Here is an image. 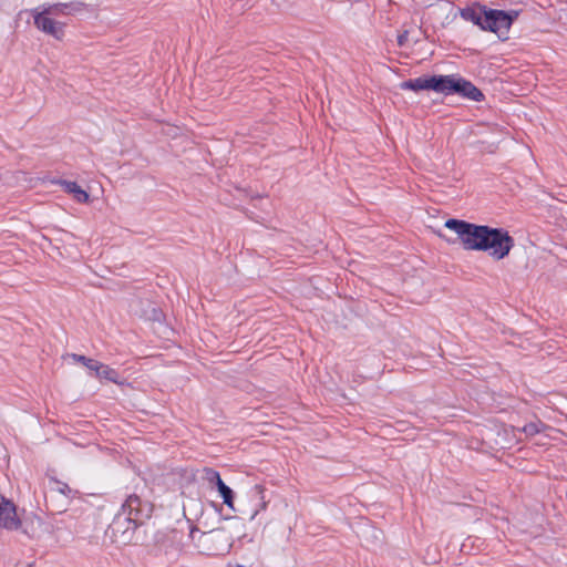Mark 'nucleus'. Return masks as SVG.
<instances>
[{"instance_id": "f257e3e1", "label": "nucleus", "mask_w": 567, "mask_h": 567, "mask_svg": "<svg viewBox=\"0 0 567 567\" xmlns=\"http://www.w3.org/2000/svg\"><path fill=\"white\" fill-rule=\"evenodd\" d=\"M444 226L457 235L465 250L476 251L481 250L485 236L488 235L489 228V226L486 225H476L454 218L447 219Z\"/></svg>"}, {"instance_id": "f03ea898", "label": "nucleus", "mask_w": 567, "mask_h": 567, "mask_svg": "<svg viewBox=\"0 0 567 567\" xmlns=\"http://www.w3.org/2000/svg\"><path fill=\"white\" fill-rule=\"evenodd\" d=\"M513 247L514 239L507 230L489 227L480 251H488L494 259L501 260L509 254Z\"/></svg>"}, {"instance_id": "7ed1b4c3", "label": "nucleus", "mask_w": 567, "mask_h": 567, "mask_svg": "<svg viewBox=\"0 0 567 567\" xmlns=\"http://www.w3.org/2000/svg\"><path fill=\"white\" fill-rule=\"evenodd\" d=\"M443 82V94L449 95L452 93H457L464 97H467L476 102L483 100V93L473 83L458 75H444Z\"/></svg>"}, {"instance_id": "20e7f679", "label": "nucleus", "mask_w": 567, "mask_h": 567, "mask_svg": "<svg viewBox=\"0 0 567 567\" xmlns=\"http://www.w3.org/2000/svg\"><path fill=\"white\" fill-rule=\"evenodd\" d=\"M153 506L137 495H130L122 505V514L135 525H142L152 515Z\"/></svg>"}, {"instance_id": "39448f33", "label": "nucleus", "mask_w": 567, "mask_h": 567, "mask_svg": "<svg viewBox=\"0 0 567 567\" xmlns=\"http://www.w3.org/2000/svg\"><path fill=\"white\" fill-rule=\"evenodd\" d=\"M517 16V11L486 10L483 30H488L499 35L506 34Z\"/></svg>"}, {"instance_id": "423d86ee", "label": "nucleus", "mask_w": 567, "mask_h": 567, "mask_svg": "<svg viewBox=\"0 0 567 567\" xmlns=\"http://www.w3.org/2000/svg\"><path fill=\"white\" fill-rule=\"evenodd\" d=\"M443 78L444 75H433V76H421L414 80H408L401 83L402 90H412V91H421V90H433L437 93H442L443 87Z\"/></svg>"}, {"instance_id": "0eeeda50", "label": "nucleus", "mask_w": 567, "mask_h": 567, "mask_svg": "<svg viewBox=\"0 0 567 567\" xmlns=\"http://www.w3.org/2000/svg\"><path fill=\"white\" fill-rule=\"evenodd\" d=\"M34 24L42 32L50 34L56 40H61L64 35V25L61 22H56L54 18L45 14L43 11H38L34 16Z\"/></svg>"}, {"instance_id": "6e6552de", "label": "nucleus", "mask_w": 567, "mask_h": 567, "mask_svg": "<svg viewBox=\"0 0 567 567\" xmlns=\"http://www.w3.org/2000/svg\"><path fill=\"white\" fill-rule=\"evenodd\" d=\"M0 526L10 530H16L21 526L16 505L2 495H0Z\"/></svg>"}, {"instance_id": "1a4fd4ad", "label": "nucleus", "mask_w": 567, "mask_h": 567, "mask_svg": "<svg viewBox=\"0 0 567 567\" xmlns=\"http://www.w3.org/2000/svg\"><path fill=\"white\" fill-rule=\"evenodd\" d=\"M206 545L219 543V546L207 547L212 554L228 553L231 546L230 537L223 529H214L200 535Z\"/></svg>"}, {"instance_id": "9d476101", "label": "nucleus", "mask_w": 567, "mask_h": 567, "mask_svg": "<svg viewBox=\"0 0 567 567\" xmlns=\"http://www.w3.org/2000/svg\"><path fill=\"white\" fill-rule=\"evenodd\" d=\"M83 9L84 3L81 1L59 2L52 4H43L40 7L41 11L52 18L73 14L75 12L82 11Z\"/></svg>"}, {"instance_id": "9b49d317", "label": "nucleus", "mask_w": 567, "mask_h": 567, "mask_svg": "<svg viewBox=\"0 0 567 567\" xmlns=\"http://www.w3.org/2000/svg\"><path fill=\"white\" fill-rule=\"evenodd\" d=\"M485 12V8H464L461 10V17L466 21H471L474 24L480 25L483 30Z\"/></svg>"}, {"instance_id": "f8f14e48", "label": "nucleus", "mask_w": 567, "mask_h": 567, "mask_svg": "<svg viewBox=\"0 0 567 567\" xmlns=\"http://www.w3.org/2000/svg\"><path fill=\"white\" fill-rule=\"evenodd\" d=\"M60 185L64 187V190L71 195H73V198L79 203H87L89 202V194L82 189L75 182H68V181H59Z\"/></svg>"}, {"instance_id": "ddd939ff", "label": "nucleus", "mask_w": 567, "mask_h": 567, "mask_svg": "<svg viewBox=\"0 0 567 567\" xmlns=\"http://www.w3.org/2000/svg\"><path fill=\"white\" fill-rule=\"evenodd\" d=\"M95 377L100 379H105L107 381L117 383L118 382V373L110 368L109 365H105L101 362L97 363V367L94 370Z\"/></svg>"}, {"instance_id": "4468645a", "label": "nucleus", "mask_w": 567, "mask_h": 567, "mask_svg": "<svg viewBox=\"0 0 567 567\" xmlns=\"http://www.w3.org/2000/svg\"><path fill=\"white\" fill-rule=\"evenodd\" d=\"M264 492L265 488L261 485H255L250 491L251 496L258 498L259 501L258 507L254 509L250 515V519H255L259 512L265 511L267 507V502L265 501Z\"/></svg>"}, {"instance_id": "2eb2a0df", "label": "nucleus", "mask_w": 567, "mask_h": 567, "mask_svg": "<svg viewBox=\"0 0 567 567\" xmlns=\"http://www.w3.org/2000/svg\"><path fill=\"white\" fill-rule=\"evenodd\" d=\"M218 492H219V495L221 496L223 498V502L225 505H227L230 509H235V506H234V492L233 489L227 486L225 483H220L219 486L217 487Z\"/></svg>"}, {"instance_id": "dca6fc26", "label": "nucleus", "mask_w": 567, "mask_h": 567, "mask_svg": "<svg viewBox=\"0 0 567 567\" xmlns=\"http://www.w3.org/2000/svg\"><path fill=\"white\" fill-rule=\"evenodd\" d=\"M70 357L75 361V362H80L82 363L83 365H85L89 370L93 371L95 370V368L97 367V363L99 361L96 360H93L91 358H86L84 355H81V354H70Z\"/></svg>"}, {"instance_id": "f3484780", "label": "nucleus", "mask_w": 567, "mask_h": 567, "mask_svg": "<svg viewBox=\"0 0 567 567\" xmlns=\"http://www.w3.org/2000/svg\"><path fill=\"white\" fill-rule=\"evenodd\" d=\"M50 486H51V491L58 492L65 496H69V494L71 493V488L69 487V485L66 483H63V482H60L56 480H51Z\"/></svg>"}, {"instance_id": "a211bd4d", "label": "nucleus", "mask_w": 567, "mask_h": 567, "mask_svg": "<svg viewBox=\"0 0 567 567\" xmlns=\"http://www.w3.org/2000/svg\"><path fill=\"white\" fill-rule=\"evenodd\" d=\"M204 474L205 480L209 483H214L216 487H218L220 483H224L219 473L213 468H205Z\"/></svg>"}, {"instance_id": "6ab92c4d", "label": "nucleus", "mask_w": 567, "mask_h": 567, "mask_svg": "<svg viewBox=\"0 0 567 567\" xmlns=\"http://www.w3.org/2000/svg\"><path fill=\"white\" fill-rule=\"evenodd\" d=\"M524 432L527 434H535L538 432V429L536 427L535 424H528V425L524 426Z\"/></svg>"}, {"instance_id": "aec40b11", "label": "nucleus", "mask_w": 567, "mask_h": 567, "mask_svg": "<svg viewBox=\"0 0 567 567\" xmlns=\"http://www.w3.org/2000/svg\"><path fill=\"white\" fill-rule=\"evenodd\" d=\"M152 311H153L152 319H154V320H159V318H161V312H159L157 309H155V308H153V310H152Z\"/></svg>"}, {"instance_id": "412c9836", "label": "nucleus", "mask_w": 567, "mask_h": 567, "mask_svg": "<svg viewBox=\"0 0 567 567\" xmlns=\"http://www.w3.org/2000/svg\"><path fill=\"white\" fill-rule=\"evenodd\" d=\"M197 532V529H192L190 530V537L194 538L195 537V533Z\"/></svg>"}, {"instance_id": "4be33fe9", "label": "nucleus", "mask_w": 567, "mask_h": 567, "mask_svg": "<svg viewBox=\"0 0 567 567\" xmlns=\"http://www.w3.org/2000/svg\"><path fill=\"white\" fill-rule=\"evenodd\" d=\"M17 174H18V176H19V177H20V176H21V177H23V178L25 177V174H24V173H22V172H18Z\"/></svg>"}, {"instance_id": "5701e85b", "label": "nucleus", "mask_w": 567, "mask_h": 567, "mask_svg": "<svg viewBox=\"0 0 567 567\" xmlns=\"http://www.w3.org/2000/svg\"><path fill=\"white\" fill-rule=\"evenodd\" d=\"M399 43L402 44L403 43V37H400L399 38Z\"/></svg>"}]
</instances>
